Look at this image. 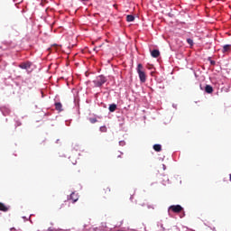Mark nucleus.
I'll return each instance as SVG.
<instances>
[{
    "mask_svg": "<svg viewBox=\"0 0 231 231\" xmlns=\"http://www.w3.org/2000/svg\"><path fill=\"white\" fill-rule=\"evenodd\" d=\"M136 71L138 73L141 84H145L147 80V75L145 74V71H143V65L142 63H138Z\"/></svg>",
    "mask_w": 231,
    "mask_h": 231,
    "instance_id": "f257e3e1",
    "label": "nucleus"
},
{
    "mask_svg": "<svg viewBox=\"0 0 231 231\" xmlns=\"http://www.w3.org/2000/svg\"><path fill=\"white\" fill-rule=\"evenodd\" d=\"M92 82L95 88H102L107 82V78L104 75H99Z\"/></svg>",
    "mask_w": 231,
    "mask_h": 231,
    "instance_id": "f03ea898",
    "label": "nucleus"
},
{
    "mask_svg": "<svg viewBox=\"0 0 231 231\" xmlns=\"http://www.w3.org/2000/svg\"><path fill=\"white\" fill-rule=\"evenodd\" d=\"M174 212L175 214H180V212H183V207L181 205H172L168 208V212Z\"/></svg>",
    "mask_w": 231,
    "mask_h": 231,
    "instance_id": "7ed1b4c3",
    "label": "nucleus"
},
{
    "mask_svg": "<svg viewBox=\"0 0 231 231\" xmlns=\"http://www.w3.org/2000/svg\"><path fill=\"white\" fill-rule=\"evenodd\" d=\"M32 64L33 63H32V61H24L20 63L18 65V68H20V69H25L26 71H30Z\"/></svg>",
    "mask_w": 231,
    "mask_h": 231,
    "instance_id": "20e7f679",
    "label": "nucleus"
},
{
    "mask_svg": "<svg viewBox=\"0 0 231 231\" xmlns=\"http://www.w3.org/2000/svg\"><path fill=\"white\" fill-rule=\"evenodd\" d=\"M222 53H224V55H228L231 51V44H225L222 46Z\"/></svg>",
    "mask_w": 231,
    "mask_h": 231,
    "instance_id": "39448f33",
    "label": "nucleus"
},
{
    "mask_svg": "<svg viewBox=\"0 0 231 231\" xmlns=\"http://www.w3.org/2000/svg\"><path fill=\"white\" fill-rule=\"evenodd\" d=\"M0 111L4 116H8V115H10V113H11L10 107H8L6 106H1Z\"/></svg>",
    "mask_w": 231,
    "mask_h": 231,
    "instance_id": "423d86ee",
    "label": "nucleus"
},
{
    "mask_svg": "<svg viewBox=\"0 0 231 231\" xmlns=\"http://www.w3.org/2000/svg\"><path fill=\"white\" fill-rule=\"evenodd\" d=\"M205 93H208V95H212L214 93V88L211 85H206L204 87Z\"/></svg>",
    "mask_w": 231,
    "mask_h": 231,
    "instance_id": "0eeeda50",
    "label": "nucleus"
},
{
    "mask_svg": "<svg viewBox=\"0 0 231 231\" xmlns=\"http://www.w3.org/2000/svg\"><path fill=\"white\" fill-rule=\"evenodd\" d=\"M151 55H152V57H153V59H158V57L160 55V50H158V49L152 50Z\"/></svg>",
    "mask_w": 231,
    "mask_h": 231,
    "instance_id": "6e6552de",
    "label": "nucleus"
},
{
    "mask_svg": "<svg viewBox=\"0 0 231 231\" xmlns=\"http://www.w3.org/2000/svg\"><path fill=\"white\" fill-rule=\"evenodd\" d=\"M117 108H118V106L113 103L109 105L108 111H110V113H115V111H116Z\"/></svg>",
    "mask_w": 231,
    "mask_h": 231,
    "instance_id": "1a4fd4ad",
    "label": "nucleus"
},
{
    "mask_svg": "<svg viewBox=\"0 0 231 231\" xmlns=\"http://www.w3.org/2000/svg\"><path fill=\"white\" fill-rule=\"evenodd\" d=\"M11 87L13 88V89H14L15 91H19V89H21V86L19 85V83L17 81H13Z\"/></svg>",
    "mask_w": 231,
    "mask_h": 231,
    "instance_id": "9d476101",
    "label": "nucleus"
},
{
    "mask_svg": "<svg viewBox=\"0 0 231 231\" xmlns=\"http://www.w3.org/2000/svg\"><path fill=\"white\" fill-rule=\"evenodd\" d=\"M70 199H72L73 203H77V201H79V195L75 194V192H72L70 194Z\"/></svg>",
    "mask_w": 231,
    "mask_h": 231,
    "instance_id": "9b49d317",
    "label": "nucleus"
},
{
    "mask_svg": "<svg viewBox=\"0 0 231 231\" xmlns=\"http://www.w3.org/2000/svg\"><path fill=\"white\" fill-rule=\"evenodd\" d=\"M134 19H135V17L133 14L126 15V22L127 23H134Z\"/></svg>",
    "mask_w": 231,
    "mask_h": 231,
    "instance_id": "f8f14e48",
    "label": "nucleus"
},
{
    "mask_svg": "<svg viewBox=\"0 0 231 231\" xmlns=\"http://www.w3.org/2000/svg\"><path fill=\"white\" fill-rule=\"evenodd\" d=\"M55 109H56V111H62V103H60V102H57V103H55Z\"/></svg>",
    "mask_w": 231,
    "mask_h": 231,
    "instance_id": "ddd939ff",
    "label": "nucleus"
},
{
    "mask_svg": "<svg viewBox=\"0 0 231 231\" xmlns=\"http://www.w3.org/2000/svg\"><path fill=\"white\" fill-rule=\"evenodd\" d=\"M8 207H6L4 203L0 202V210L2 212H8Z\"/></svg>",
    "mask_w": 231,
    "mask_h": 231,
    "instance_id": "4468645a",
    "label": "nucleus"
},
{
    "mask_svg": "<svg viewBox=\"0 0 231 231\" xmlns=\"http://www.w3.org/2000/svg\"><path fill=\"white\" fill-rule=\"evenodd\" d=\"M153 150L155 151V152H161V151H162V144H154L153 145Z\"/></svg>",
    "mask_w": 231,
    "mask_h": 231,
    "instance_id": "2eb2a0df",
    "label": "nucleus"
},
{
    "mask_svg": "<svg viewBox=\"0 0 231 231\" xmlns=\"http://www.w3.org/2000/svg\"><path fill=\"white\" fill-rule=\"evenodd\" d=\"M186 42H188V44L190 46V48H192V46H194V40H192L191 38H187Z\"/></svg>",
    "mask_w": 231,
    "mask_h": 231,
    "instance_id": "dca6fc26",
    "label": "nucleus"
},
{
    "mask_svg": "<svg viewBox=\"0 0 231 231\" xmlns=\"http://www.w3.org/2000/svg\"><path fill=\"white\" fill-rule=\"evenodd\" d=\"M88 120L90 122V124H97V122H98L97 117H88Z\"/></svg>",
    "mask_w": 231,
    "mask_h": 231,
    "instance_id": "f3484780",
    "label": "nucleus"
},
{
    "mask_svg": "<svg viewBox=\"0 0 231 231\" xmlns=\"http://www.w3.org/2000/svg\"><path fill=\"white\" fill-rule=\"evenodd\" d=\"M100 133H107V127L106 125H103L99 127Z\"/></svg>",
    "mask_w": 231,
    "mask_h": 231,
    "instance_id": "a211bd4d",
    "label": "nucleus"
},
{
    "mask_svg": "<svg viewBox=\"0 0 231 231\" xmlns=\"http://www.w3.org/2000/svg\"><path fill=\"white\" fill-rule=\"evenodd\" d=\"M208 60H209L211 66H216V60H211L210 58H208Z\"/></svg>",
    "mask_w": 231,
    "mask_h": 231,
    "instance_id": "6ab92c4d",
    "label": "nucleus"
},
{
    "mask_svg": "<svg viewBox=\"0 0 231 231\" xmlns=\"http://www.w3.org/2000/svg\"><path fill=\"white\" fill-rule=\"evenodd\" d=\"M119 145L124 147L125 145V141H119Z\"/></svg>",
    "mask_w": 231,
    "mask_h": 231,
    "instance_id": "aec40b11",
    "label": "nucleus"
},
{
    "mask_svg": "<svg viewBox=\"0 0 231 231\" xmlns=\"http://www.w3.org/2000/svg\"><path fill=\"white\" fill-rule=\"evenodd\" d=\"M15 122V127H19L21 125V122L14 119Z\"/></svg>",
    "mask_w": 231,
    "mask_h": 231,
    "instance_id": "412c9836",
    "label": "nucleus"
},
{
    "mask_svg": "<svg viewBox=\"0 0 231 231\" xmlns=\"http://www.w3.org/2000/svg\"><path fill=\"white\" fill-rule=\"evenodd\" d=\"M199 88H200L201 91H205V87L203 88V85L199 84Z\"/></svg>",
    "mask_w": 231,
    "mask_h": 231,
    "instance_id": "4be33fe9",
    "label": "nucleus"
},
{
    "mask_svg": "<svg viewBox=\"0 0 231 231\" xmlns=\"http://www.w3.org/2000/svg\"><path fill=\"white\" fill-rule=\"evenodd\" d=\"M14 3H23V0H14Z\"/></svg>",
    "mask_w": 231,
    "mask_h": 231,
    "instance_id": "5701e85b",
    "label": "nucleus"
},
{
    "mask_svg": "<svg viewBox=\"0 0 231 231\" xmlns=\"http://www.w3.org/2000/svg\"><path fill=\"white\" fill-rule=\"evenodd\" d=\"M159 88H160V89H165V86L160 85V86H159Z\"/></svg>",
    "mask_w": 231,
    "mask_h": 231,
    "instance_id": "b1692460",
    "label": "nucleus"
},
{
    "mask_svg": "<svg viewBox=\"0 0 231 231\" xmlns=\"http://www.w3.org/2000/svg\"><path fill=\"white\" fill-rule=\"evenodd\" d=\"M172 107H174V109H177V108H178V105L173 104V105H172Z\"/></svg>",
    "mask_w": 231,
    "mask_h": 231,
    "instance_id": "393cba45",
    "label": "nucleus"
},
{
    "mask_svg": "<svg viewBox=\"0 0 231 231\" xmlns=\"http://www.w3.org/2000/svg\"><path fill=\"white\" fill-rule=\"evenodd\" d=\"M162 169H163V171H166L167 170V166H165V164H162Z\"/></svg>",
    "mask_w": 231,
    "mask_h": 231,
    "instance_id": "a878e982",
    "label": "nucleus"
},
{
    "mask_svg": "<svg viewBox=\"0 0 231 231\" xmlns=\"http://www.w3.org/2000/svg\"><path fill=\"white\" fill-rule=\"evenodd\" d=\"M54 229H53V227H49L48 229H47V231H53Z\"/></svg>",
    "mask_w": 231,
    "mask_h": 231,
    "instance_id": "bb28decb",
    "label": "nucleus"
},
{
    "mask_svg": "<svg viewBox=\"0 0 231 231\" xmlns=\"http://www.w3.org/2000/svg\"><path fill=\"white\" fill-rule=\"evenodd\" d=\"M147 208H154L151 205H147Z\"/></svg>",
    "mask_w": 231,
    "mask_h": 231,
    "instance_id": "cd10ccee",
    "label": "nucleus"
},
{
    "mask_svg": "<svg viewBox=\"0 0 231 231\" xmlns=\"http://www.w3.org/2000/svg\"><path fill=\"white\" fill-rule=\"evenodd\" d=\"M180 217H185V212L180 215Z\"/></svg>",
    "mask_w": 231,
    "mask_h": 231,
    "instance_id": "c85d7f7f",
    "label": "nucleus"
},
{
    "mask_svg": "<svg viewBox=\"0 0 231 231\" xmlns=\"http://www.w3.org/2000/svg\"><path fill=\"white\" fill-rule=\"evenodd\" d=\"M10 231H15V227H11Z\"/></svg>",
    "mask_w": 231,
    "mask_h": 231,
    "instance_id": "c756f323",
    "label": "nucleus"
},
{
    "mask_svg": "<svg viewBox=\"0 0 231 231\" xmlns=\"http://www.w3.org/2000/svg\"><path fill=\"white\" fill-rule=\"evenodd\" d=\"M103 228H106V223H102Z\"/></svg>",
    "mask_w": 231,
    "mask_h": 231,
    "instance_id": "7c9ffc66",
    "label": "nucleus"
},
{
    "mask_svg": "<svg viewBox=\"0 0 231 231\" xmlns=\"http://www.w3.org/2000/svg\"><path fill=\"white\" fill-rule=\"evenodd\" d=\"M60 231H70V230L69 229H65V230L60 229Z\"/></svg>",
    "mask_w": 231,
    "mask_h": 231,
    "instance_id": "2f4dec72",
    "label": "nucleus"
},
{
    "mask_svg": "<svg viewBox=\"0 0 231 231\" xmlns=\"http://www.w3.org/2000/svg\"><path fill=\"white\" fill-rule=\"evenodd\" d=\"M53 46H54V48H59V45H57V44H54Z\"/></svg>",
    "mask_w": 231,
    "mask_h": 231,
    "instance_id": "473e14b6",
    "label": "nucleus"
},
{
    "mask_svg": "<svg viewBox=\"0 0 231 231\" xmlns=\"http://www.w3.org/2000/svg\"><path fill=\"white\" fill-rule=\"evenodd\" d=\"M73 165H77V161H75L74 162H72Z\"/></svg>",
    "mask_w": 231,
    "mask_h": 231,
    "instance_id": "72a5a7b5",
    "label": "nucleus"
},
{
    "mask_svg": "<svg viewBox=\"0 0 231 231\" xmlns=\"http://www.w3.org/2000/svg\"><path fill=\"white\" fill-rule=\"evenodd\" d=\"M66 125H68V126L69 125V123H68V121H66Z\"/></svg>",
    "mask_w": 231,
    "mask_h": 231,
    "instance_id": "f704fd0d",
    "label": "nucleus"
},
{
    "mask_svg": "<svg viewBox=\"0 0 231 231\" xmlns=\"http://www.w3.org/2000/svg\"><path fill=\"white\" fill-rule=\"evenodd\" d=\"M142 207H145V203L141 204Z\"/></svg>",
    "mask_w": 231,
    "mask_h": 231,
    "instance_id": "c9c22d12",
    "label": "nucleus"
},
{
    "mask_svg": "<svg viewBox=\"0 0 231 231\" xmlns=\"http://www.w3.org/2000/svg\"><path fill=\"white\" fill-rule=\"evenodd\" d=\"M23 219H26V221H28V218H26V217H23Z\"/></svg>",
    "mask_w": 231,
    "mask_h": 231,
    "instance_id": "e433bc0d",
    "label": "nucleus"
},
{
    "mask_svg": "<svg viewBox=\"0 0 231 231\" xmlns=\"http://www.w3.org/2000/svg\"><path fill=\"white\" fill-rule=\"evenodd\" d=\"M130 200H131V201H133V196H132V197H130Z\"/></svg>",
    "mask_w": 231,
    "mask_h": 231,
    "instance_id": "4c0bfd02",
    "label": "nucleus"
},
{
    "mask_svg": "<svg viewBox=\"0 0 231 231\" xmlns=\"http://www.w3.org/2000/svg\"><path fill=\"white\" fill-rule=\"evenodd\" d=\"M56 143H59V139L56 141Z\"/></svg>",
    "mask_w": 231,
    "mask_h": 231,
    "instance_id": "58836bf2",
    "label": "nucleus"
},
{
    "mask_svg": "<svg viewBox=\"0 0 231 231\" xmlns=\"http://www.w3.org/2000/svg\"><path fill=\"white\" fill-rule=\"evenodd\" d=\"M45 116H48V114H45Z\"/></svg>",
    "mask_w": 231,
    "mask_h": 231,
    "instance_id": "ea45409f",
    "label": "nucleus"
}]
</instances>
